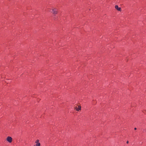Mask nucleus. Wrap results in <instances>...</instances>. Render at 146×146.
I'll return each instance as SVG.
<instances>
[{"mask_svg":"<svg viewBox=\"0 0 146 146\" xmlns=\"http://www.w3.org/2000/svg\"><path fill=\"white\" fill-rule=\"evenodd\" d=\"M6 140L9 142L10 143H11L12 141V139L11 137L8 136L7 137Z\"/></svg>","mask_w":146,"mask_h":146,"instance_id":"2","label":"nucleus"},{"mask_svg":"<svg viewBox=\"0 0 146 146\" xmlns=\"http://www.w3.org/2000/svg\"><path fill=\"white\" fill-rule=\"evenodd\" d=\"M39 140L38 139L36 140V141H35V143H39Z\"/></svg>","mask_w":146,"mask_h":146,"instance_id":"5","label":"nucleus"},{"mask_svg":"<svg viewBox=\"0 0 146 146\" xmlns=\"http://www.w3.org/2000/svg\"><path fill=\"white\" fill-rule=\"evenodd\" d=\"M58 12V9L56 8H52V9L51 11V12L54 14V15H56L57 14Z\"/></svg>","mask_w":146,"mask_h":146,"instance_id":"1","label":"nucleus"},{"mask_svg":"<svg viewBox=\"0 0 146 146\" xmlns=\"http://www.w3.org/2000/svg\"><path fill=\"white\" fill-rule=\"evenodd\" d=\"M74 109L77 111H79L81 110V106H78V107H76Z\"/></svg>","mask_w":146,"mask_h":146,"instance_id":"3","label":"nucleus"},{"mask_svg":"<svg viewBox=\"0 0 146 146\" xmlns=\"http://www.w3.org/2000/svg\"><path fill=\"white\" fill-rule=\"evenodd\" d=\"M134 129L135 130H136L137 129V128H134Z\"/></svg>","mask_w":146,"mask_h":146,"instance_id":"6","label":"nucleus"},{"mask_svg":"<svg viewBox=\"0 0 146 146\" xmlns=\"http://www.w3.org/2000/svg\"><path fill=\"white\" fill-rule=\"evenodd\" d=\"M115 8L118 11H121V8L119 7L118 5H115Z\"/></svg>","mask_w":146,"mask_h":146,"instance_id":"4","label":"nucleus"},{"mask_svg":"<svg viewBox=\"0 0 146 146\" xmlns=\"http://www.w3.org/2000/svg\"><path fill=\"white\" fill-rule=\"evenodd\" d=\"M129 143V142H128V141H127V143Z\"/></svg>","mask_w":146,"mask_h":146,"instance_id":"7","label":"nucleus"}]
</instances>
